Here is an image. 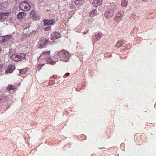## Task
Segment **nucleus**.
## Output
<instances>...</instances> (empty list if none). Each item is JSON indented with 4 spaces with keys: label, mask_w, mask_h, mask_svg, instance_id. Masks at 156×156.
<instances>
[{
    "label": "nucleus",
    "mask_w": 156,
    "mask_h": 156,
    "mask_svg": "<svg viewBox=\"0 0 156 156\" xmlns=\"http://www.w3.org/2000/svg\"><path fill=\"white\" fill-rule=\"evenodd\" d=\"M50 51H44L41 54L39 58L41 63L39 66H42L46 63H50L54 64L55 62L52 60L50 57Z\"/></svg>",
    "instance_id": "obj_1"
},
{
    "label": "nucleus",
    "mask_w": 156,
    "mask_h": 156,
    "mask_svg": "<svg viewBox=\"0 0 156 156\" xmlns=\"http://www.w3.org/2000/svg\"><path fill=\"white\" fill-rule=\"evenodd\" d=\"M57 55L62 61L65 62L69 61L71 56V54L68 51L64 49L58 52Z\"/></svg>",
    "instance_id": "obj_2"
},
{
    "label": "nucleus",
    "mask_w": 156,
    "mask_h": 156,
    "mask_svg": "<svg viewBox=\"0 0 156 156\" xmlns=\"http://www.w3.org/2000/svg\"><path fill=\"white\" fill-rule=\"evenodd\" d=\"M26 55L23 53L18 54L12 55L10 57V59L13 61L18 62L25 58Z\"/></svg>",
    "instance_id": "obj_3"
},
{
    "label": "nucleus",
    "mask_w": 156,
    "mask_h": 156,
    "mask_svg": "<svg viewBox=\"0 0 156 156\" xmlns=\"http://www.w3.org/2000/svg\"><path fill=\"white\" fill-rule=\"evenodd\" d=\"M19 8L22 10L27 11L31 8V6L25 1L21 2L19 4Z\"/></svg>",
    "instance_id": "obj_4"
},
{
    "label": "nucleus",
    "mask_w": 156,
    "mask_h": 156,
    "mask_svg": "<svg viewBox=\"0 0 156 156\" xmlns=\"http://www.w3.org/2000/svg\"><path fill=\"white\" fill-rule=\"evenodd\" d=\"M50 41L48 39L44 37H42L39 40L38 44L39 48H42L44 47Z\"/></svg>",
    "instance_id": "obj_5"
},
{
    "label": "nucleus",
    "mask_w": 156,
    "mask_h": 156,
    "mask_svg": "<svg viewBox=\"0 0 156 156\" xmlns=\"http://www.w3.org/2000/svg\"><path fill=\"white\" fill-rule=\"evenodd\" d=\"M114 13V12L112 10L109 9H108L105 11V16L106 18H109L113 16Z\"/></svg>",
    "instance_id": "obj_6"
},
{
    "label": "nucleus",
    "mask_w": 156,
    "mask_h": 156,
    "mask_svg": "<svg viewBox=\"0 0 156 156\" xmlns=\"http://www.w3.org/2000/svg\"><path fill=\"white\" fill-rule=\"evenodd\" d=\"M123 15L121 12H118L115 16L114 20L117 23H119L122 20Z\"/></svg>",
    "instance_id": "obj_7"
},
{
    "label": "nucleus",
    "mask_w": 156,
    "mask_h": 156,
    "mask_svg": "<svg viewBox=\"0 0 156 156\" xmlns=\"http://www.w3.org/2000/svg\"><path fill=\"white\" fill-rule=\"evenodd\" d=\"M26 16L25 12H21L18 13L17 15V17L20 21L22 20Z\"/></svg>",
    "instance_id": "obj_8"
},
{
    "label": "nucleus",
    "mask_w": 156,
    "mask_h": 156,
    "mask_svg": "<svg viewBox=\"0 0 156 156\" xmlns=\"http://www.w3.org/2000/svg\"><path fill=\"white\" fill-rule=\"evenodd\" d=\"M43 21L44 22V25H52L55 22L54 19H52L51 20H44Z\"/></svg>",
    "instance_id": "obj_9"
},
{
    "label": "nucleus",
    "mask_w": 156,
    "mask_h": 156,
    "mask_svg": "<svg viewBox=\"0 0 156 156\" xmlns=\"http://www.w3.org/2000/svg\"><path fill=\"white\" fill-rule=\"evenodd\" d=\"M15 69V66L12 65H10L8 66V69L6 70L5 73H12L13 70Z\"/></svg>",
    "instance_id": "obj_10"
},
{
    "label": "nucleus",
    "mask_w": 156,
    "mask_h": 156,
    "mask_svg": "<svg viewBox=\"0 0 156 156\" xmlns=\"http://www.w3.org/2000/svg\"><path fill=\"white\" fill-rule=\"evenodd\" d=\"M61 36V35L58 32L53 33L51 35V39H57L60 38Z\"/></svg>",
    "instance_id": "obj_11"
},
{
    "label": "nucleus",
    "mask_w": 156,
    "mask_h": 156,
    "mask_svg": "<svg viewBox=\"0 0 156 156\" xmlns=\"http://www.w3.org/2000/svg\"><path fill=\"white\" fill-rule=\"evenodd\" d=\"M103 0H94L92 2V5L95 7L100 5L102 3Z\"/></svg>",
    "instance_id": "obj_12"
},
{
    "label": "nucleus",
    "mask_w": 156,
    "mask_h": 156,
    "mask_svg": "<svg viewBox=\"0 0 156 156\" xmlns=\"http://www.w3.org/2000/svg\"><path fill=\"white\" fill-rule=\"evenodd\" d=\"M30 16L31 17L33 18V19H37L39 18L38 17H37L36 12L34 10H32L30 13Z\"/></svg>",
    "instance_id": "obj_13"
},
{
    "label": "nucleus",
    "mask_w": 156,
    "mask_h": 156,
    "mask_svg": "<svg viewBox=\"0 0 156 156\" xmlns=\"http://www.w3.org/2000/svg\"><path fill=\"white\" fill-rule=\"evenodd\" d=\"M97 15V12L96 9H93L90 12V17H93Z\"/></svg>",
    "instance_id": "obj_14"
},
{
    "label": "nucleus",
    "mask_w": 156,
    "mask_h": 156,
    "mask_svg": "<svg viewBox=\"0 0 156 156\" xmlns=\"http://www.w3.org/2000/svg\"><path fill=\"white\" fill-rule=\"evenodd\" d=\"M116 5L115 4L112 3L110 5L108 9L112 10L114 12L115 10L116 9Z\"/></svg>",
    "instance_id": "obj_15"
},
{
    "label": "nucleus",
    "mask_w": 156,
    "mask_h": 156,
    "mask_svg": "<svg viewBox=\"0 0 156 156\" xmlns=\"http://www.w3.org/2000/svg\"><path fill=\"white\" fill-rule=\"evenodd\" d=\"M13 37L11 35H7L5 36L4 39L5 41H11L13 39Z\"/></svg>",
    "instance_id": "obj_16"
},
{
    "label": "nucleus",
    "mask_w": 156,
    "mask_h": 156,
    "mask_svg": "<svg viewBox=\"0 0 156 156\" xmlns=\"http://www.w3.org/2000/svg\"><path fill=\"white\" fill-rule=\"evenodd\" d=\"M84 0H73V1L76 5H80L83 3Z\"/></svg>",
    "instance_id": "obj_17"
},
{
    "label": "nucleus",
    "mask_w": 156,
    "mask_h": 156,
    "mask_svg": "<svg viewBox=\"0 0 156 156\" xmlns=\"http://www.w3.org/2000/svg\"><path fill=\"white\" fill-rule=\"evenodd\" d=\"M128 1L127 0H122L121 1V5L122 7H126L127 6Z\"/></svg>",
    "instance_id": "obj_18"
},
{
    "label": "nucleus",
    "mask_w": 156,
    "mask_h": 156,
    "mask_svg": "<svg viewBox=\"0 0 156 156\" xmlns=\"http://www.w3.org/2000/svg\"><path fill=\"white\" fill-rule=\"evenodd\" d=\"M27 71V68H25V69H21L20 70L19 72L21 74H25Z\"/></svg>",
    "instance_id": "obj_19"
},
{
    "label": "nucleus",
    "mask_w": 156,
    "mask_h": 156,
    "mask_svg": "<svg viewBox=\"0 0 156 156\" xmlns=\"http://www.w3.org/2000/svg\"><path fill=\"white\" fill-rule=\"evenodd\" d=\"M14 89H15L14 86L12 85H9L7 87V89L8 91L14 90Z\"/></svg>",
    "instance_id": "obj_20"
},
{
    "label": "nucleus",
    "mask_w": 156,
    "mask_h": 156,
    "mask_svg": "<svg viewBox=\"0 0 156 156\" xmlns=\"http://www.w3.org/2000/svg\"><path fill=\"white\" fill-rule=\"evenodd\" d=\"M8 5V3L6 2H0V10L2 8L3 6L5 7Z\"/></svg>",
    "instance_id": "obj_21"
},
{
    "label": "nucleus",
    "mask_w": 156,
    "mask_h": 156,
    "mask_svg": "<svg viewBox=\"0 0 156 156\" xmlns=\"http://www.w3.org/2000/svg\"><path fill=\"white\" fill-rule=\"evenodd\" d=\"M122 42V41H118L116 45V47L119 48L122 46V45L121 44Z\"/></svg>",
    "instance_id": "obj_22"
},
{
    "label": "nucleus",
    "mask_w": 156,
    "mask_h": 156,
    "mask_svg": "<svg viewBox=\"0 0 156 156\" xmlns=\"http://www.w3.org/2000/svg\"><path fill=\"white\" fill-rule=\"evenodd\" d=\"M101 36L102 35L99 34H97L96 35V37L97 39H99L101 37Z\"/></svg>",
    "instance_id": "obj_23"
},
{
    "label": "nucleus",
    "mask_w": 156,
    "mask_h": 156,
    "mask_svg": "<svg viewBox=\"0 0 156 156\" xmlns=\"http://www.w3.org/2000/svg\"><path fill=\"white\" fill-rule=\"evenodd\" d=\"M50 26H48L45 28L44 30H45L48 31L50 29Z\"/></svg>",
    "instance_id": "obj_24"
},
{
    "label": "nucleus",
    "mask_w": 156,
    "mask_h": 156,
    "mask_svg": "<svg viewBox=\"0 0 156 156\" xmlns=\"http://www.w3.org/2000/svg\"><path fill=\"white\" fill-rule=\"evenodd\" d=\"M70 75V73H66L65 75L63 77L64 78H65L66 76H69Z\"/></svg>",
    "instance_id": "obj_25"
},
{
    "label": "nucleus",
    "mask_w": 156,
    "mask_h": 156,
    "mask_svg": "<svg viewBox=\"0 0 156 156\" xmlns=\"http://www.w3.org/2000/svg\"><path fill=\"white\" fill-rule=\"evenodd\" d=\"M5 13H1V14H0V16H1V17L0 18V19H2V18L3 19V17H4V16H5V15H4V14H5Z\"/></svg>",
    "instance_id": "obj_26"
},
{
    "label": "nucleus",
    "mask_w": 156,
    "mask_h": 156,
    "mask_svg": "<svg viewBox=\"0 0 156 156\" xmlns=\"http://www.w3.org/2000/svg\"><path fill=\"white\" fill-rule=\"evenodd\" d=\"M2 69V66L0 64V72L1 71Z\"/></svg>",
    "instance_id": "obj_27"
},
{
    "label": "nucleus",
    "mask_w": 156,
    "mask_h": 156,
    "mask_svg": "<svg viewBox=\"0 0 156 156\" xmlns=\"http://www.w3.org/2000/svg\"><path fill=\"white\" fill-rule=\"evenodd\" d=\"M130 44H126V46L128 47V46H129V47H130Z\"/></svg>",
    "instance_id": "obj_28"
},
{
    "label": "nucleus",
    "mask_w": 156,
    "mask_h": 156,
    "mask_svg": "<svg viewBox=\"0 0 156 156\" xmlns=\"http://www.w3.org/2000/svg\"><path fill=\"white\" fill-rule=\"evenodd\" d=\"M55 77H55V76H52L51 78H54V79H55Z\"/></svg>",
    "instance_id": "obj_29"
},
{
    "label": "nucleus",
    "mask_w": 156,
    "mask_h": 156,
    "mask_svg": "<svg viewBox=\"0 0 156 156\" xmlns=\"http://www.w3.org/2000/svg\"><path fill=\"white\" fill-rule=\"evenodd\" d=\"M156 106V104L155 105V107Z\"/></svg>",
    "instance_id": "obj_30"
},
{
    "label": "nucleus",
    "mask_w": 156,
    "mask_h": 156,
    "mask_svg": "<svg viewBox=\"0 0 156 156\" xmlns=\"http://www.w3.org/2000/svg\"><path fill=\"white\" fill-rule=\"evenodd\" d=\"M54 82V83H54V81H53Z\"/></svg>",
    "instance_id": "obj_31"
}]
</instances>
